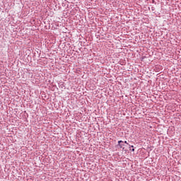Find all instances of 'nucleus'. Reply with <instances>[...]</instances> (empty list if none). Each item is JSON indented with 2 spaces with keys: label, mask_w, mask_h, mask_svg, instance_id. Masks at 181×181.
Wrapping results in <instances>:
<instances>
[{
  "label": "nucleus",
  "mask_w": 181,
  "mask_h": 181,
  "mask_svg": "<svg viewBox=\"0 0 181 181\" xmlns=\"http://www.w3.org/2000/svg\"><path fill=\"white\" fill-rule=\"evenodd\" d=\"M131 148H134V146H131Z\"/></svg>",
  "instance_id": "nucleus-4"
},
{
  "label": "nucleus",
  "mask_w": 181,
  "mask_h": 181,
  "mask_svg": "<svg viewBox=\"0 0 181 181\" xmlns=\"http://www.w3.org/2000/svg\"><path fill=\"white\" fill-rule=\"evenodd\" d=\"M124 144H127V145H128V142L127 141H124Z\"/></svg>",
  "instance_id": "nucleus-3"
},
{
  "label": "nucleus",
  "mask_w": 181,
  "mask_h": 181,
  "mask_svg": "<svg viewBox=\"0 0 181 181\" xmlns=\"http://www.w3.org/2000/svg\"><path fill=\"white\" fill-rule=\"evenodd\" d=\"M118 145H119V148H121L122 149V151H124L125 147H124V146H125V144H124V141H122L121 140L119 141H118Z\"/></svg>",
  "instance_id": "nucleus-1"
},
{
  "label": "nucleus",
  "mask_w": 181,
  "mask_h": 181,
  "mask_svg": "<svg viewBox=\"0 0 181 181\" xmlns=\"http://www.w3.org/2000/svg\"><path fill=\"white\" fill-rule=\"evenodd\" d=\"M132 152H135V149H134V148H132Z\"/></svg>",
  "instance_id": "nucleus-2"
}]
</instances>
